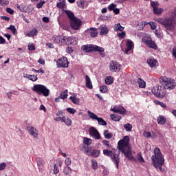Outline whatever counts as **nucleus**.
Returning <instances> with one entry per match:
<instances>
[{"label": "nucleus", "mask_w": 176, "mask_h": 176, "mask_svg": "<svg viewBox=\"0 0 176 176\" xmlns=\"http://www.w3.org/2000/svg\"><path fill=\"white\" fill-rule=\"evenodd\" d=\"M129 142H130V137L124 136L122 140H120L118 143L119 151H121L124 156L128 157L129 160H133V162H137L138 160L140 163H145V160L144 157H142V153H139L137 155V159L133 157V151L129 145Z\"/></svg>", "instance_id": "f257e3e1"}, {"label": "nucleus", "mask_w": 176, "mask_h": 176, "mask_svg": "<svg viewBox=\"0 0 176 176\" xmlns=\"http://www.w3.org/2000/svg\"><path fill=\"white\" fill-rule=\"evenodd\" d=\"M152 164L155 168L163 171L162 167L164 164V156L162 153L160 148L156 147L154 148V155L151 156Z\"/></svg>", "instance_id": "f03ea898"}, {"label": "nucleus", "mask_w": 176, "mask_h": 176, "mask_svg": "<svg viewBox=\"0 0 176 176\" xmlns=\"http://www.w3.org/2000/svg\"><path fill=\"white\" fill-rule=\"evenodd\" d=\"M175 12L171 15L169 18H156L155 21L164 25L167 31H174L175 28Z\"/></svg>", "instance_id": "7ed1b4c3"}, {"label": "nucleus", "mask_w": 176, "mask_h": 176, "mask_svg": "<svg viewBox=\"0 0 176 176\" xmlns=\"http://www.w3.org/2000/svg\"><path fill=\"white\" fill-rule=\"evenodd\" d=\"M52 41L58 45H76V38L64 36H54Z\"/></svg>", "instance_id": "20e7f679"}, {"label": "nucleus", "mask_w": 176, "mask_h": 176, "mask_svg": "<svg viewBox=\"0 0 176 176\" xmlns=\"http://www.w3.org/2000/svg\"><path fill=\"white\" fill-rule=\"evenodd\" d=\"M160 82L166 90H174L176 87L175 80L171 78H167L166 76H161Z\"/></svg>", "instance_id": "39448f33"}, {"label": "nucleus", "mask_w": 176, "mask_h": 176, "mask_svg": "<svg viewBox=\"0 0 176 176\" xmlns=\"http://www.w3.org/2000/svg\"><path fill=\"white\" fill-rule=\"evenodd\" d=\"M81 49L83 52H85V53H90V52H98L100 53L102 57H105V54H103L105 50H104L102 47L95 45H82Z\"/></svg>", "instance_id": "423d86ee"}, {"label": "nucleus", "mask_w": 176, "mask_h": 176, "mask_svg": "<svg viewBox=\"0 0 176 176\" xmlns=\"http://www.w3.org/2000/svg\"><path fill=\"white\" fill-rule=\"evenodd\" d=\"M151 91L155 97H157V98H164L166 94H167V89H166L164 86L162 87L159 85L153 87Z\"/></svg>", "instance_id": "0eeeda50"}, {"label": "nucleus", "mask_w": 176, "mask_h": 176, "mask_svg": "<svg viewBox=\"0 0 176 176\" xmlns=\"http://www.w3.org/2000/svg\"><path fill=\"white\" fill-rule=\"evenodd\" d=\"M32 90L39 96L43 94L44 97H49V94H50V90L46 86L41 84L34 85Z\"/></svg>", "instance_id": "6e6552de"}, {"label": "nucleus", "mask_w": 176, "mask_h": 176, "mask_svg": "<svg viewBox=\"0 0 176 176\" xmlns=\"http://www.w3.org/2000/svg\"><path fill=\"white\" fill-rule=\"evenodd\" d=\"M103 154L105 156H109L111 157L112 162L116 164L117 168H119V162H120V159L119 158V155L113 153L111 151H109L108 149L103 150Z\"/></svg>", "instance_id": "1a4fd4ad"}, {"label": "nucleus", "mask_w": 176, "mask_h": 176, "mask_svg": "<svg viewBox=\"0 0 176 176\" xmlns=\"http://www.w3.org/2000/svg\"><path fill=\"white\" fill-rule=\"evenodd\" d=\"M80 151L86 153L87 156H92L93 157H98V156H100V150L89 148V146L85 145L81 146Z\"/></svg>", "instance_id": "9d476101"}, {"label": "nucleus", "mask_w": 176, "mask_h": 176, "mask_svg": "<svg viewBox=\"0 0 176 176\" xmlns=\"http://www.w3.org/2000/svg\"><path fill=\"white\" fill-rule=\"evenodd\" d=\"M88 115H89V118L93 119V120H97L98 123L100 126H107V122L102 119V118H100L97 116L94 113L91 112V111H87Z\"/></svg>", "instance_id": "9b49d317"}, {"label": "nucleus", "mask_w": 176, "mask_h": 176, "mask_svg": "<svg viewBox=\"0 0 176 176\" xmlns=\"http://www.w3.org/2000/svg\"><path fill=\"white\" fill-rule=\"evenodd\" d=\"M142 42L145 43V45L148 46L150 49H154V50H156V49H157V45H156V43H154L152 38L149 36L143 37Z\"/></svg>", "instance_id": "f8f14e48"}, {"label": "nucleus", "mask_w": 176, "mask_h": 176, "mask_svg": "<svg viewBox=\"0 0 176 176\" xmlns=\"http://www.w3.org/2000/svg\"><path fill=\"white\" fill-rule=\"evenodd\" d=\"M69 64V62H68V58L65 56H63L57 60L56 67L58 68H68Z\"/></svg>", "instance_id": "ddd939ff"}, {"label": "nucleus", "mask_w": 176, "mask_h": 176, "mask_svg": "<svg viewBox=\"0 0 176 176\" xmlns=\"http://www.w3.org/2000/svg\"><path fill=\"white\" fill-rule=\"evenodd\" d=\"M151 6H152L155 14H162V12H164L163 8H159V2L157 1H151Z\"/></svg>", "instance_id": "4468645a"}, {"label": "nucleus", "mask_w": 176, "mask_h": 176, "mask_svg": "<svg viewBox=\"0 0 176 176\" xmlns=\"http://www.w3.org/2000/svg\"><path fill=\"white\" fill-rule=\"evenodd\" d=\"M54 120L55 122H62L65 123L66 126H71L72 124V120L69 118L65 116L56 117L54 118Z\"/></svg>", "instance_id": "2eb2a0df"}, {"label": "nucleus", "mask_w": 176, "mask_h": 176, "mask_svg": "<svg viewBox=\"0 0 176 176\" xmlns=\"http://www.w3.org/2000/svg\"><path fill=\"white\" fill-rule=\"evenodd\" d=\"M26 130L33 138H38L39 136V131L34 126H27Z\"/></svg>", "instance_id": "dca6fc26"}, {"label": "nucleus", "mask_w": 176, "mask_h": 176, "mask_svg": "<svg viewBox=\"0 0 176 176\" xmlns=\"http://www.w3.org/2000/svg\"><path fill=\"white\" fill-rule=\"evenodd\" d=\"M122 68V65L119 64L118 62L111 61L109 65V69L111 72H119L120 69Z\"/></svg>", "instance_id": "f3484780"}, {"label": "nucleus", "mask_w": 176, "mask_h": 176, "mask_svg": "<svg viewBox=\"0 0 176 176\" xmlns=\"http://www.w3.org/2000/svg\"><path fill=\"white\" fill-rule=\"evenodd\" d=\"M70 24L73 30H77L80 28V26L82 25V21L78 18H75L74 19L70 21Z\"/></svg>", "instance_id": "a211bd4d"}, {"label": "nucleus", "mask_w": 176, "mask_h": 176, "mask_svg": "<svg viewBox=\"0 0 176 176\" xmlns=\"http://www.w3.org/2000/svg\"><path fill=\"white\" fill-rule=\"evenodd\" d=\"M89 133V135L93 137V138L96 140H101V135H100V132H98V131L94 126L90 127Z\"/></svg>", "instance_id": "6ab92c4d"}, {"label": "nucleus", "mask_w": 176, "mask_h": 176, "mask_svg": "<svg viewBox=\"0 0 176 176\" xmlns=\"http://www.w3.org/2000/svg\"><path fill=\"white\" fill-rule=\"evenodd\" d=\"M114 113H120V115H126V109L121 106L120 107H113L111 109Z\"/></svg>", "instance_id": "aec40b11"}, {"label": "nucleus", "mask_w": 176, "mask_h": 176, "mask_svg": "<svg viewBox=\"0 0 176 176\" xmlns=\"http://www.w3.org/2000/svg\"><path fill=\"white\" fill-rule=\"evenodd\" d=\"M37 166L39 171H43L45 167V160L43 158L38 157L36 160Z\"/></svg>", "instance_id": "412c9836"}, {"label": "nucleus", "mask_w": 176, "mask_h": 176, "mask_svg": "<svg viewBox=\"0 0 176 176\" xmlns=\"http://www.w3.org/2000/svg\"><path fill=\"white\" fill-rule=\"evenodd\" d=\"M126 47L125 48V54H129V52L133 47H134V43L131 40H127L126 43Z\"/></svg>", "instance_id": "4be33fe9"}, {"label": "nucleus", "mask_w": 176, "mask_h": 176, "mask_svg": "<svg viewBox=\"0 0 176 176\" xmlns=\"http://www.w3.org/2000/svg\"><path fill=\"white\" fill-rule=\"evenodd\" d=\"M146 63L151 68H153L156 67V65L157 64V60L155 59L154 58H148L146 60Z\"/></svg>", "instance_id": "5701e85b"}, {"label": "nucleus", "mask_w": 176, "mask_h": 176, "mask_svg": "<svg viewBox=\"0 0 176 176\" xmlns=\"http://www.w3.org/2000/svg\"><path fill=\"white\" fill-rule=\"evenodd\" d=\"M23 78H27V79L32 80V82H36V80H38L37 75H31V74H24Z\"/></svg>", "instance_id": "b1692460"}, {"label": "nucleus", "mask_w": 176, "mask_h": 176, "mask_svg": "<svg viewBox=\"0 0 176 176\" xmlns=\"http://www.w3.org/2000/svg\"><path fill=\"white\" fill-rule=\"evenodd\" d=\"M76 94H74L73 96H70L69 100L73 102V104H75L76 105H79L80 103V99L76 97Z\"/></svg>", "instance_id": "393cba45"}, {"label": "nucleus", "mask_w": 176, "mask_h": 176, "mask_svg": "<svg viewBox=\"0 0 176 176\" xmlns=\"http://www.w3.org/2000/svg\"><path fill=\"white\" fill-rule=\"evenodd\" d=\"M88 32H89L91 38H96V36L98 35V32H97V28H91L88 29Z\"/></svg>", "instance_id": "a878e982"}, {"label": "nucleus", "mask_w": 176, "mask_h": 176, "mask_svg": "<svg viewBox=\"0 0 176 176\" xmlns=\"http://www.w3.org/2000/svg\"><path fill=\"white\" fill-rule=\"evenodd\" d=\"M85 83L87 89H93V83L91 82V80L89 76H85Z\"/></svg>", "instance_id": "bb28decb"}, {"label": "nucleus", "mask_w": 176, "mask_h": 176, "mask_svg": "<svg viewBox=\"0 0 176 176\" xmlns=\"http://www.w3.org/2000/svg\"><path fill=\"white\" fill-rule=\"evenodd\" d=\"M166 117L164 116H159L158 118L157 119V122L158 124H165L166 122Z\"/></svg>", "instance_id": "cd10ccee"}, {"label": "nucleus", "mask_w": 176, "mask_h": 176, "mask_svg": "<svg viewBox=\"0 0 176 176\" xmlns=\"http://www.w3.org/2000/svg\"><path fill=\"white\" fill-rule=\"evenodd\" d=\"M124 30V27L122 26L120 23H116L114 25V31L116 32H122Z\"/></svg>", "instance_id": "c85d7f7f"}, {"label": "nucleus", "mask_w": 176, "mask_h": 176, "mask_svg": "<svg viewBox=\"0 0 176 176\" xmlns=\"http://www.w3.org/2000/svg\"><path fill=\"white\" fill-rule=\"evenodd\" d=\"M109 32V29H108V27L106 26H102L100 28V35H107Z\"/></svg>", "instance_id": "c756f323"}, {"label": "nucleus", "mask_w": 176, "mask_h": 176, "mask_svg": "<svg viewBox=\"0 0 176 176\" xmlns=\"http://www.w3.org/2000/svg\"><path fill=\"white\" fill-rule=\"evenodd\" d=\"M124 129H125V130H126V131H127V133H130V132L133 131V125H131V124H130V123L124 124Z\"/></svg>", "instance_id": "7c9ffc66"}, {"label": "nucleus", "mask_w": 176, "mask_h": 176, "mask_svg": "<svg viewBox=\"0 0 176 176\" xmlns=\"http://www.w3.org/2000/svg\"><path fill=\"white\" fill-rule=\"evenodd\" d=\"M63 173L65 175L71 176V174H72V169L68 166H66L63 169Z\"/></svg>", "instance_id": "2f4dec72"}, {"label": "nucleus", "mask_w": 176, "mask_h": 176, "mask_svg": "<svg viewBox=\"0 0 176 176\" xmlns=\"http://www.w3.org/2000/svg\"><path fill=\"white\" fill-rule=\"evenodd\" d=\"M65 12L67 17H69V19H70V21L76 19V17H75V15L74 14V13H72V12L68 11V10H65Z\"/></svg>", "instance_id": "473e14b6"}, {"label": "nucleus", "mask_w": 176, "mask_h": 176, "mask_svg": "<svg viewBox=\"0 0 176 176\" xmlns=\"http://www.w3.org/2000/svg\"><path fill=\"white\" fill-rule=\"evenodd\" d=\"M38 34V30L36 28L32 29L28 34H26V36H35V35H37Z\"/></svg>", "instance_id": "72a5a7b5"}, {"label": "nucleus", "mask_w": 176, "mask_h": 176, "mask_svg": "<svg viewBox=\"0 0 176 176\" xmlns=\"http://www.w3.org/2000/svg\"><path fill=\"white\" fill-rule=\"evenodd\" d=\"M138 83L139 85V87H141V89H144L146 86L145 81L141 78H138Z\"/></svg>", "instance_id": "f704fd0d"}, {"label": "nucleus", "mask_w": 176, "mask_h": 176, "mask_svg": "<svg viewBox=\"0 0 176 176\" xmlns=\"http://www.w3.org/2000/svg\"><path fill=\"white\" fill-rule=\"evenodd\" d=\"M103 135L106 140H109L112 138V133H109L108 130H104L103 132Z\"/></svg>", "instance_id": "c9c22d12"}, {"label": "nucleus", "mask_w": 176, "mask_h": 176, "mask_svg": "<svg viewBox=\"0 0 176 176\" xmlns=\"http://www.w3.org/2000/svg\"><path fill=\"white\" fill-rule=\"evenodd\" d=\"M68 97V89L65 90L64 91L60 92V98L62 100H65Z\"/></svg>", "instance_id": "e433bc0d"}, {"label": "nucleus", "mask_w": 176, "mask_h": 176, "mask_svg": "<svg viewBox=\"0 0 176 176\" xmlns=\"http://www.w3.org/2000/svg\"><path fill=\"white\" fill-rule=\"evenodd\" d=\"M142 24H144V27H145V25H146V24H149L151 30H156V23H155V22H143Z\"/></svg>", "instance_id": "4c0bfd02"}, {"label": "nucleus", "mask_w": 176, "mask_h": 176, "mask_svg": "<svg viewBox=\"0 0 176 176\" xmlns=\"http://www.w3.org/2000/svg\"><path fill=\"white\" fill-rule=\"evenodd\" d=\"M111 119H112L114 122H119L120 119H122L121 116H116V114H111L110 116Z\"/></svg>", "instance_id": "58836bf2"}, {"label": "nucleus", "mask_w": 176, "mask_h": 176, "mask_svg": "<svg viewBox=\"0 0 176 176\" xmlns=\"http://www.w3.org/2000/svg\"><path fill=\"white\" fill-rule=\"evenodd\" d=\"M7 30H10L13 35H16V34H17V29H16V27L14 25H10V27L8 28Z\"/></svg>", "instance_id": "ea45409f"}, {"label": "nucleus", "mask_w": 176, "mask_h": 176, "mask_svg": "<svg viewBox=\"0 0 176 176\" xmlns=\"http://www.w3.org/2000/svg\"><path fill=\"white\" fill-rule=\"evenodd\" d=\"M59 3L56 4L57 8L63 9L65 6V0H59Z\"/></svg>", "instance_id": "a19ab883"}, {"label": "nucleus", "mask_w": 176, "mask_h": 176, "mask_svg": "<svg viewBox=\"0 0 176 176\" xmlns=\"http://www.w3.org/2000/svg\"><path fill=\"white\" fill-rule=\"evenodd\" d=\"M106 85H112L113 83V79L111 76H107L104 80Z\"/></svg>", "instance_id": "79ce46f5"}, {"label": "nucleus", "mask_w": 176, "mask_h": 176, "mask_svg": "<svg viewBox=\"0 0 176 176\" xmlns=\"http://www.w3.org/2000/svg\"><path fill=\"white\" fill-rule=\"evenodd\" d=\"M91 166L93 170H97L98 168V164H97V161L96 160H91Z\"/></svg>", "instance_id": "37998d69"}, {"label": "nucleus", "mask_w": 176, "mask_h": 176, "mask_svg": "<svg viewBox=\"0 0 176 176\" xmlns=\"http://www.w3.org/2000/svg\"><path fill=\"white\" fill-rule=\"evenodd\" d=\"M83 142L85 145H87V146H89V145H91V139L84 138Z\"/></svg>", "instance_id": "c03bdc74"}, {"label": "nucleus", "mask_w": 176, "mask_h": 176, "mask_svg": "<svg viewBox=\"0 0 176 176\" xmlns=\"http://www.w3.org/2000/svg\"><path fill=\"white\" fill-rule=\"evenodd\" d=\"M100 93H107L108 91V87L106 85H102L100 87Z\"/></svg>", "instance_id": "a18cd8bd"}, {"label": "nucleus", "mask_w": 176, "mask_h": 176, "mask_svg": "<svg viewBox=\"0 0 176 176\" xmlns=\"http://www.w3.org/2000/svg\"><path fill=\"white\" fill-rule=\"evenodd\" d=\"M67 112H69V113H71L72 115H75V113H76V110L74 108L68 107L67 108Z\"/></svg>", "instance_id": "49530a36"}, {"label": "nucleus", "mask_w": 176, "mask_h": 176, "mask_svg": "<svg viewBox=\"0 0 176 176\" xmlns=\"http://www.w3.org/2000/svg\"><path fill=\"white\" fill-rule=\"evenodd\" d=\"M154 102H155V104L157 105H160V107H162V108H167V107L166 106V104H164V103H163L159 100H155Z\"/></svg>", "instance_id": "de8ad7c7"}, {"label": "nucleus", "mask_w": 176, "mask_h": 176, "mask_svg": "<svg viewBox=\"0 0 176 176\" xmlns=\"http://www.w3.org/2000/svg\"><path fill=\"white\" fill-rule=\"evenodd\" d=\"M28 50L30 52H32L33 50H35V45L34 43H29L28 45Z\"/></svg>", "instance_id": "09e8293b"}, {"label": "nucleus", "mask_w": 176, "mask_h": 176, "mask_svg": "<svg viewBox=\"0 0 176 176\" xmlns=\"http://www.w3.org/2000/svg\"><path fill=\"white\" fill-rule=\"evenodd\" d=\"M60 173V170L58 169V165H54V174H58Z\"/></svg>", "instance_id": "8fccbe9b"}, {"label": "nucleus", "mask_w": 176, "mask_h": 176, "mask_svg": "<svg viewBox=\"0 0 176 176\" xmlns=\"http://www.w3.org/2000/svg\"><path fill=\"white\" fill-rule=\"evenodd\" d=\"M0 5H1V6H5L6 5H9V1H8V0H0Z\"/></svg>", "instance_id": "3c124183"}, {"label": "nucleus", "mask_w": 176, "mask_h": 176, "mask_svg": "<svg viewBox=\"0 0 176 176\" xmlns=\"http://www.w3.org/2000/svg\"><path fill=\"white\" fill-rule=\"evenodd\" d=\"M32 72H36L37 74H45V70H43L42 69H40L38 70L32 69Z\"/></svg>", "instance_id": "603ef678"}, {"label": "nucleus", "mask_w": 176, "mask_h": 176, "mask_svg": "<svg viewBox=\"0 0 176 176\" xmlns=\"http://www.w3.org/2000/svg\"><path fill=\"white\" fill-rule=\"evenodd\" d=\"M103 145H105V146H108V148H111L112 146H111V144H109V141L108 140H103L102 142Z\"/></svg>", "instance_id": "864d4df0"}, {"label": "nucleus", "mask_w": 176, "mask_h": 176, "mask_svg": "<svg viewBox=\"0 0 176 176\" xmlns=\"http://www.w3.org/2000/svg\"><path fill=\"white\" fill-rule=\"evenodd\" d=\"M65 166H71V158L69 157L66 158L65 160Z\"/></svg>", "instance_id": "5fc2aeb1"}, {"label": "nucleus", "mask_w": 176, "mask_h": 176, "mask_svg": "<svg viewBox=\"0 0 176 176\" xmlns=\"http://www.w3.org/2000/svg\"><path fill=\"white\" fill-rule=\"evenodd\" d=\"M77 5H78V6H79V8H85V1H80L77 2Z\"/></svg>", "instance_id": "6e6d98bb"}, {"label": "nucleus", "mask_w": 176, "mask_h": 176, "mask_svg": "<svg viewBox=\"0 0 176 176\" xmlns=\"http://www.w3.org/2000/svg\"><path fill=\"white\" fill-rule=\"evenodd\" d=\"M119 38H120L121 39H123V38H124V36H126V32H122L118 34Z\"/></svg>", "instance_id": "4d7b16f0"}, {"label": "nucleus", "mask_w": 176, "mask_h": 176, "mask_svg": "<svg viewBox=\"0 0 176 176\" xmlns=\"http://www.w3.org/2000/svg\"><path fill=\"white\" fill-rule=\"evenodd\" d=\"M5 168H6V163L2 162L0 164V171H1V170H5Z\"/></svg>", "instance_id": "13d9d810"}, {"label": "nucleus", "mask_w": 176, "mask_h": 176, "mask_svg": "<svg viewBox=\"0 0 176 176\" xmlns=\"http://www.w3.org/2000/svg\"><path fill=\"white\" fill-rule=\"evenodd\" d=\"M45 3V1H41L40 3L36 4L37 9H41L43 6V4Z\"/></svg>", "instance_id": "bf43d9fd"}, {"label": "nucleus", "mask_w": 176, "mask_h": 176, "mask_svg": "<svg viewBox=\"0 0 176 176\" xmlns=\"http://www.w3.org/2000/svg\"><path fill=\"white\" fill-rule=\"evenodd\" d=\"M116 8V6L114 3H111L109 6L108 9L109 10H113Z\"/></svg>", "instance_id": "052dcab7"}, {"label": "nucleus", "mask_w": 176, "mask_h": 176, "mask_svg": "<svg viewBox=\"0 0 176 176\" xmlns=\"http://www.w3.org/2000/svg\"><path fill=\"white\" fill-rule=\"evenodd\" d=\"M38 64H41V65H45V59L41 58L38 60Z\"/></svg>", "instance_id": "680f3d73"}, {"label": "nucleus", "mask_w": 176, "mask_h": 176, "mask_svg": "<svg viewBox=\"0 0 176 176\" xmlns=\"http://www.w3.org/2000/svg\"><path fill=\"white\" fill-rule=\"evenodd\" d=\"M6 12H7V13H10V14H13V13H14V11L13 10H12V8H8L6 9Z\"/></svg>", "instance_id": "e2e57ef3"}, {"label": "nucleus", "mask_w": 176, "mask_h": 176, "mask_svg": "<svg viewBox=\"0 0 176 176\" xmlns=\"http://www.w3.org/2000/svg\"><path fill=\"white\" fill-rule=\"evenodd\" d=\"M144 135L146 137V138H151V132H144Z\"/></svg>", "instance_id": "0e129e2a"}, {"label": "nucleus", "mask_w": 176, "mask_h": 176, "mask_svg": "<svg viewBox=\"0 0 176 176\" xmlns=\"http://www.w3.org/2000/svg\"><path fill=\"white\" fill-rule=\"evenodd\" d=\"M5 38H3V37H2V36H0V45H3L5 44Z\"/></svg>", "instance_id": "69168bd1"}, {"label": "nucleus", "mask_w": 176, "mask_h": 176, "mask_svg": "<svg viewBox=\"0 0 176 176\" xmlns=\"http://www.w3.org/2000/svg\"><path fill=\"white\" fill-rule=\"evenodd\" d=\"M72 52H74V50H72V47H68L67 48V53H72Z\"/></svg>", "instance_id": "338daca9"}, {"label": "nucleus", "mask_w": 176, "mask_h": 176, "mask_svg": "<svg viewBox=\"0 0 176 176\" xmlns=\"http://www.w3.org/2000/svg\"><path fill=\"white\" fill-rule=\"evenodd\" d=\"M43 21L44 23H49L50 20H49V19L47 18V16H44V17H43Z\"/></svg>", "instance_id": "774afa93"}]
</instances>
